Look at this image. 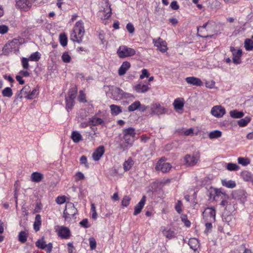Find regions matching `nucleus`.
Returning <instances> with one entry per match:
<instances>
[{
	"label": "nucleus",
	"instance_id": "obj_22",
	"mask_svg": "<svg viewBox=\"0 0 253 253\" xmlns=\"http://www.w3.org/2000/svg\"><path fill=\"white\" fill-rule=\"evenodd\" d=\"M146 200V196L143 195L140 201L134 207V211L133 212V214L134 215H137L141 211V210L145 204Z\"/></svg>",
	"mask_w": 253,
	"mask_h": 253
},
{
	"label": "nucleus",
	"instance_id": "obj_38",
	"mask_svg": "<svg viewBox=\"0 0 253 253\" xmlns=\"http://www.w3.org/2000/svg\"><path fill=\"white\" fill-rule=\"evenodd\" d=\"M140 106V101H136L132 103L128 107V111L129 112H133L138 109Z\"/></svg>",
	"mask_w": 253,
	"mask_h": 253
},
{
	"label": "nucleus",
	"instance_id": "obj_7",
	"mask_svg": "<svg viewBox=\"0 0 253 253\" xmlns=\"http://www.w3.org/2000/svg\"><path fill=\"white\" fill-rule=\"evenodd\" d=\"M36 246L39 249L44 250L47 253H50L52 250V244L49 243L46 244L43 237L39 239L36 242Z\"/></svg>",
	"mask_w": 253,
	"mask_h": 253
},
{
	"label": "nucleus",
	"instance_id": "obj_54",
	"mask_svg": "<svg viewBox=\"0 0 253 253\" xmlns=\"http://www.w3.org/2000/svg\"><path fill=\"white\" fill-rule=\"evenodd\" d=\"M126 29L130 34H133L134 32V27L133 25L131 23H128L126 26Z\"/></svg>",
	"mask_w": 253,
	"mask_h": 253
},
{
	"label": "nucleus",
	"instance_id": "obj_44",
	"mask_svg": "<svg viewBox=\"0 0 253 253\" xmlns=\"http://www.w3.org/2000/svg\"><path fill=\"white\" fill-rule=\"evenodd\" d=\"M163 233L167 238L170 239L175 237V232L171 230H164Z\"/></svg>",
	"mask_w": 253,
	"mask_h": 253
},
{
	"label": "nucleus",
	"instance_id": "obj_62",
	"mask_svg": "<svg viewBox=\"0 0 253 253\" xmlns=\"http://www.w3.org/2000/svg\"><path fill=\"white\" fill-rule=\"evenodd\" d=\"M80 224L84 228H88L89 226L88 225V220L86 218L84 219L80 222Z\"/></svg>",
	"mask_w": 253,
	"mask_h": 253
},
{
	"label": "nucleus",
	"instance_id": "obj_12",
	"mask_svg": "<svg viewBox=\"0 0 253 253\" xmlns=\"http://www.w3.org/2000/svg\"><path fill=\"white\" fill-rule=\"evenodd\" d=\"M153 42L154 45L157 47L158 49L162 52H165L168 50L166 42L162 40L160 38L157 39H153Z\"/></svg>",
	"mask_w": 253,
	"mask_h": 253
},
{
	"label": "nucleus",
	"instance_id": "obj_31",
	"mask_svg": "<svg viewBox=\"0 0 253 253\" xmlns=\"http://www.w3.org/2000/svg\"><path fill=\"white\" fill-rule=\"evenodd\" d=\"M71 138L75 143H78L82 140L81 134L77 131H73L72 133Z\"/></svg>",
	"mask_w": 253,
	"mask_h": 253
},
{
	"label": "nucleus",
	"instance_id": "obj_8",
	"mask_svg": "<svg viewBox=\"0 0 253 253\" xmlns=\"http://www.w3.org/2000/svg\"><path fill=\"white\" fill-rule=\"evenodd\" d=\"M232 196L233 199L239 200L243 204L246 200L247 193L244 190L239 189L233 191Z\"/></svg>",
	"mask_w": 253,
	"mask_h": 253
},
{
	"label": "nucleus",
	"instance_id": "obj_50",
	"mask_svg": "<svg viewBox=\"0 0 253 253\" xmlns=\"http://www.w3.org/2000/svg\"><path fill=\"white\" fill-rule=\"evenodd\" d=\"M75 179L76 181L82 180L84 179V174L81 172H78L75 176Z\"/></svg>",
	"mask_w": 253,
	"mask_h": 253
},
{
	"label": "nucleus",
	"instance_id": "obj_63",
	"mask_svg": "<svg viewBox=\"0 0 253 253\" xmlns=\"http://www.w3.org/2000/svg\"><path fill=\"white\" fill-rule=\"evenodd\" d=\"M181 203L180 201H179L175 206V210L179 213H180L182 211L181 208Z\"/></svg>",
	"mask_w": 253,
	"mask_h": 253
},
{
	"label": "nucleus",
	"instance_id": "obj_14",
	"mask_svg": "<svg viewBox=\"0 0 253 253\" xmlns=\"http://www.w3.org/2000/svg\"><path fill=\"white\" fill-rule=\"evenodd\" d=\"M230 50L233 54V62L235 64H240L241 63V57L242 54V50L238 49L237 51L235 50L234 47H230Z\"/></svg>",
	"mask_w": 253,
	"mask_h": 253
},
{
	"label": "nucleus",
	"instance_id": "obj_24",
	"mask_svg": "<svg viewBox=\"0 0 253 253\" xmlns=\"http://www.w3.org/2000/svg\"><path fill=\"white\" fill-rule=\"evenodd\" d=\"M184 102L182 98H176L174 100L173 105L176 110H181L184 107Z\"/></svg>",
	"mask_w": 253,
	"mask_h": 253
},
{
	"label": "nucleus",
	"instance_id": "obj_3",
	"mask_svg": "<svg viewBox=\"0 0 253 253\" xmlns=\"http://www.w3.org/2000/svg\"><path fill=\"white\" fill-rule=\"evenodd\" d=\"M110 90L111 91L112 98L115 100H120L123 98L127 99L133 97L131 94L126 92L116 86H111Z\"/></svg>",
	"mask_w": 253,
	"mask_h": 253
},
{
	"label": "nucleus",
	"instance_id": "obj_40",
	"mask_svg": "<svg viewBox=\"0 0 253 253\" xmlns=\"http://www.w3.org/2000/svg\"><path fill=\"white\" fill-rule=\"evenodd\" d=\"M251 121L250 117H246L244 119H241L238 121V124L240 126H246Z\"/></svg>",
	"mask_w": 253,
	"mask_h": 253
},
{
	"label": "nucleus",
	"instance_id": "obj_5",
	"mask_svg": "<svg viewBox=\"0 0 253 253\" xmlns=\"http://www.w3.org/2000/svg\"><path fill=\"white\" fill-rule=\"evenodd\" d=\"M117 53L120 58H125L135 54V50L126 45L120 46L117 50Z\"/></svg>",
	"mask_w": 253,
	"mask_h": 253
},
{
	"label": "nucleus",
	"instance_id": "obj_26",
	"mask_svg": "<svg viewBox=\"0 0 253 253\" xmlns=\"http://www.w3.org/2000/svg\"><path fill=\"white\" fill-rule=\"evenodd\" d=\"M112 115L117 116L122 112L121 107L119 106L112 104L110 106Z\"/></svg>",
	"mask_w": 253,
	"mask_h": 253
},
{
	"label": "nucleus",
	"instance_id": "obj_21",
	"mask_svg": "<svg viewBox=\"0 0 253 253\" xmlns=\"http://www.w3.org/2000/svg\"><path fill=\"white\" fill-rule=\"evenodd\" d=\"M30 92V87L29 85H25L20 91L17 93L16 96L17 98L21 99L23 97L28 98V95H29Z\"/></svg>",
	"mask_w": 253,
	"mask_h": 253
},
{
	"label": "nucleus",
	"instance_id": "obj_13",
	"mask_svg": "<svg viewBox=\"0 0 253 253\" xmlns=\"http://www.w3.org/2000/svg\"><path fill=\"white\" fill-rule=\"evenodd\" d=\"M16 7L24 11H27L31 8L32 4L28 0H16Z\"/></svg>",
	"mask_w": 253,
	"mask_h": 253
},
{
	"label": "nucleus",
	"instance_id": "obj_60",
	"mask_svg": "<svg viewBox=\"0 0 253 253\" xmlns=\"http://www.w3.org/2000/svg\"><path fill=\"white\" fill-rule=\"evenodd\" d=\"M170 6L173 10H177L179 8V6L176 1H172Z\"/></svg>",
	"mask_w": 253,
	"mask_h": 253
},
{
	"label": "nucleus",
	"instance_id": "obj_15",
	"mask_svg": "<svg viewBox=\"0 0 253 253\" xmlns=\"http://www.w3.org/2000/svg\"><path fill=\"white\" fill-rule=\"evenodd\" d=\"M211 114L214 117L220 118L225 114V110L221 106H215L211 109Z\"/></svg>",
	"mask_w": 253,
	"mask_h": 253
},
{
	"label": "nucleus",
	"instance_id": "obj_34",
	"mask_svg": "<svg viewBox=\"0 0 253 253\" xmlns=\"http://www.w3.org/2000/svg\"><path fill=\"white\" fill-rule=\"evenodd\" d=\"M28 235L27 232L25 231H21L18 235L19 241L22 243H25L27 240Z\"/></svg>",
	"mask_w": 253,
	"mask_h": 253
},
{
	"label": "nucleus",
	"instance_id": "obj_61",
	"mask_svg": "<svg viewBox=\"0 0 253 253\" xmlns=\"http://www.w3.org/2000/svg\"><path fill=\"white\" fill-rule=\"evenodd\" d=\"M80 163L81 164H84L86 167H88V165L87 164V158L86 156L83 155L80 158Z\"/></svg>",
	"mask_w": 253,
	"mask_h": 253
},
{
	"label": "nucleus",
	"instance_id": "obj_25",
	"mask_svg": "<svg viewBox=\"0 0 253 253\" xmlns=\"http://www.w3.org/2000/svg\"><path fill=\"white\" fill-rule=\"evenodd\" d=\"M188 245L191 249L196 251L199 247V241L196 238H191L188 242Z\"/></svg>",
	"mask_w": 253,
	"mask_h": 253
},
{
	"label": "nucleus",
	"instance_id": "obj_42",
	"mask_svg": "<svg viewBox=\"0 0 253 253\" xmlns=\"http://www.w3.org/2000/svg\"><path fill=\"white\" fill-rule=\"evenodd\" d=\"M2 94L4 97H10L13 93L12 89L10 87H7L2 91Z\"/></svg>",
	"mask_w": 253,
	"mask_h": 253
},
{
	"label": "nucleus",
	"instance_id": "obj_19",
	"mask_svg": "<svg viewBox=\"0 0 253 253\" xmlns=\"http://www.w3.org/2000/svg\"><path fill=\"white\" fill-rule=\"evenodd\" d=\"M104 147L102 145L96 149L92 154V158L95 161H99L104 153Z\"/></svg>",
	"mask_w": 253,
	"mask_h": 253
},
{
	"label": "nucleus",
	"instance_id": "obj_55",
	"mask_svg": "<svg viewBox=\"0 0 253 253\" xmlns=\"http://www.w3.org/2000/svg\"><path fill=\"white\" fill-rule=\"evenodd\" d=\"M149 76V73L146 69H143L142 70V74L140 75V79H143L145 77L148 78Z\"/></svg>",
	"mask_w": 253,
	"mask_h": 253
},
{
	"label": "nucleus",
	"instance_id": "obj_36",
	"mask_svg": "<svg viewBox=\"0 0 253 253\" xmlns=\"http://www.w3.org/2000/svg\"><path fill=\"white\" fill-rule=\"evenodd\" d=\"M244 46L245 49L248 51L253 49V41L250 39H247L244 42Z\"/></svg>",
	"mask_w": 253,
	"mask_h": 253
},
{
	"label": "nucleus",
	"instance_id": "obj_11",
	"mask_svg": "<svg viewBox=\"0 0 253 253\" xmlns=\"http://www.w3.org/2000/svg\"><path fill=\"white\" fill-rule=\"evenodd\" d=\"M204 218L206 220H210V222L214 221L215 220V210L212 208H207L203 212Z\"/></svg>",
	"mask_w": 253,
	"mask_h": 253
},
{
	"label": "nucleus",
	"instance_id": "obj_59",
	"mask_svg": "<svg viewBox=\"0 0 253 253\" xmlns=\"http://www.w3.org/2000/svg\"><path fill=\"white\" fill-rule=\"evenodd\" d=\"M42 208V205L40 202H37L36 204V207L35 208V212H40Z\"/></svg>",
	"mask_w": 253,
	"mask_h": 253
},
{
	"label": "nucleus",
	"instance_id": "obj_9",
	"mask_svg": "<svg viewBox=\"0 0 253 253\" xmlns=\"http://www.w3.org/2000/svg\"><path fill=\"white\" fill-rule=\"evenodd\" d=\"M199 161V158L194 155L187 154L184 157V165L187 167H193Z\"/></svg>",
	"mask_w": 253,
	"mask_h": 253
},
{
	"label": "nucleus",
	"instance_id": "obj_30",
	"mask_svg": "<svg viewBox=\"0 0 253 253\" xmlns=\"http://www.w3.org/2000/svg\"><path fill=\"white\" fill-rule=\"evenodd\" d=\"M229 113L230 116L233 118L240 119L244 116L243 112L238 111L237 110L231 111Z\"/></svg>",
	"mask_w": 253,
	"mask_h": 253
},
{
	"label": "nucleus",
	"instance_id": "obj_39",
	"mask_svg": "<svg viewBox=\"0 0 253 253\" xmlns=\"http://www.w3.org/2000/svg\"><path fill=\"white\" fill-rule=\"evenodd\" d=\"M238 162L243 166H247L250 163L251 161L248 158L239 157L238 158Z\"/></svg>",
	"mask_w": 253,
	"mask_h": 253
},
{
	"label": "nucleus",
	"instance_id": "obj_64",
	"mask_svg": "<svg viewBox=\"0 0 253 253\" xmlns=\"http://www.w3.org/2000/svg\"><path fill=\"white\" fill-rule=\"evenodd\" d=\"M206 226V229H205V232H208L210 230H211L212 226V224L211 222H207L205 224Z\"/></svg>",
	"mask_w": 253,
	"mask_h": 253
},
{
	"label": "nucleus",
	"instance_id": "obj_56",
	"mask_svg": "<svg viewBox=\"0 0 253 253\" xmlns=\"http://www.w3.org/2000/svg\"><path fill=\"white\" fill-rule=\"evenodd\" d=\"M8 28L4 25H0V34H4L7 32Z\"/></svg>",
	"mask_w": 253,
	"mask_h": 253
},
{
	"label": "nucleus",
	"instance_id": "obj_28",
	"mask_svg": "<svg viewBox=\"0 0 253 253\" xmlns=\"http://www.w3.org/2000/svg\"><path fill=\"white\" fill-rule=\"evenodd\" d=\"M222 185L228 188H233L236 187V184L235 182L232 180H227L223 179L221 180Z\"/></svg>",
	"mask_w": 253,
	"mask_h": 253
},
{
	"label": "nucleus",
	"instance_id": "obj_43",
	"mask_svg": "<svg viewBox=\"0 0 253 253\" xmlns=\"http://www.w3.org/2000/svg\"><path fill=\"white\" fill-rule=\"evenodd\" d=\"M60 43L63 46L67 44V37L65 34H61L59 36Z\"/></svg>",
	"mask_w": 253,
	"mask_h": 253
},
{
	"label": "nucleus",
	"instance_id": "obj_33",
	"mask_svg": "<svg viewBox=\"0 0 253 253\" xmlns=\"http://www.w3.org/2000/svg\"><path fill=\"white\" fill-rule=\"evenodd\" d=\"M241 176L244 180L251 181L253 179V175L248 171H244L241 173Z\"/></svg>",
	"mask_w": 253,
	"mask_h": 253
},
{
	"label": "nucleus",
	"instance_id": "obj_45",
	"mask_svg": "<svg viewBox=\"0 0 253 253\" xmlns=\"http://www.w3.org/2000/svg\"><path fill=\"white\" fill-rule=\"evenodd\" d=\"M38 94V89L37 88H34L32 91H30V92L28 95V99H32L35 98Z\"/></svg>",
	"mask_w": 253,
	"mask_h": 253
},
{
	"label": "nucleus",
	"instance_id": "obj_29",
	"mask_svg": "<svg viewBox=\"0 0 253 253\" xmlns=\"http://www.w3.org/2000/svg\"><path fill=\"white\" fill-rule=\"evenodd\" d=\"M41 217L40 214H37L35 217V220L34 223V230L37 232L40 230L41 225Z\"/></svg>",
	"mask_w": 253,
	"mask_h": 253
},
{
	"label": "nucleus",
	"instance_id": "obj_32",
	"mask_svg": "<svg viewBox=\"0 0 253 253\" xmlns=\"http://www.w3.org/2000/svg\"><path fill=\"white\" fill-rule=\"evenodd\" d=\"M133 161L131 158H129L126 161L123 165L124 169L125 171L129 170L133 165Z\"/></svg>",
	"mask_w": 253,
	"mask_h": 253
},
{
	"label": "nucleus",
	"instance_id": "obj_27",
	"mask_svg": "<svg viewBox=\"0 0 253 253\" xmlns=\"http://www.w3.org/2000/svg\"><path fill=\"white\" fill-rule=\"evenodd\" d=\"M43 178V175L38 172H34L31 174V180L35 182H39Z\"/></svg>",
	"mask_w": 253,
	"mask_h": 253
},
{
	"label": "nucleus",
	"instance_id": "obj_10",
	"mask_svg": "<svg viewBox=\"0 0 253 253\" xmlns=\"http://www.w3.org/2000/svg\"><path fill=\"white\" fill-rule=\"evenodd\" d=\"M171 168V165L169 163L164 162V160L162 158L157 163L155 169L157 171H161L163 172H168Z\"/></svg>",
	"mask_w": 253,
	"mask_h": 253
},
{
	"label": "nucleus",
	"instance_id": "obj_47",
	"mask_svg": "<svg viewBox=\"0 0 253 253\" xmlns=\"http://www.w3.org/2000/svg\"><path fill=\"white\" fill-rule=\"evenodd\" d=\"M130 200L131 198L129 196H124L122 201V206L126 207L129 205Z\"/></svg>",
	"mask_w": 253,
	"mask_h": 253
},
{
	"label": "nucleus",
	"instance_id": "obj_48",
	"mask_svg": "<svg viewBox=\"0 0 253 253\" xmlns=\"http://www.w3.org/2000/svg\"><path fill=\"white\" fill-rule=\"evenodd\" d=\"M89 243L90 248L91 250H94L96 247V242L95 239L93 237L89 238Z\"/></svg>",
	"mask_w": 253,
	"mask_h": 253
},
{
	"label": "nucleus",
	"instance_id": "obj_58",
	"mask_svg": "<svg viewBox=\"0 0 253 253\" xmlns=\"http://www.w3.org/2000/svg\"><path fill=\"white\" fill-rule=\"evenodd\" d=\"M56 202L60 205L63 204L65 202V197L64 196L57 197L56 199Z\"/></svg>",
	"mask_w": 253,
	"mask_h": 253
},
{
	"label": "nucleus",
	"instance_id": "obj_35",
	"mask_svg": "<svg viewBox=\"0 0 253 253\" xmlns=\"http://www.w3.org/2000/svg\"><path fill=\"white\" fill-rule=\"evenodd\" d=\"M41 57V54L38 51L34 52L31 54L29 57L28 59L29 61L37 62L38 61Z\"/></svg>",
	"mask_w": 253,
	"mask_h": 253
},
{
	"label": "nucleus",
	"instance_id": "obj_37",
	"mask_svg": "<svg viewBox=\"0 0 253 253\" xmlns=\"http://www.w3.org/2000/svg\"><path fill=\"white\" fill-rule=\"evenodd\" d=\"M221 131L216 130L211 132L209 134L210 139H215L220 137L221 136Z\"/></svg>",
	"mask_w": 253,
	"mask_h": 253
},
{
	"label": "nucleus",
	"instance_id": "obj_1",
	"mask_svg": "<svg viewBox=\"0 0 253 253\" xmlns=\"http://www.w3.org/2000/svg\"><path fill=\"white\" fill-rule=\"evenodd\" d=\"M123 136L122 139V142L120 144V148L123 151L126 150L128 147L131 146L134 140L136 132L135 128L129 127L123 129Z\"/></svg>",
	"mask_w": 253,
	"mask_h": 253
},
{
	"label": "nucleus",
	"instance_id": "obj_53",
	"mask_svg": "<svg viewBox=\"0 0 253 253\" xmlns=\"http://www.w3.org/2000/svg\"><path fill=\"white\" fill-rule=\"evenodd\" d=\"M79 93V101L81 102H86V100L85 99V94L84 93L83 91L81 90L80 91Z\"/></svg>",
	"mask_w": 253,
	"mask_h": 253
},
{
	"label": "nucleus",
	"instance_id": "obj_4",
	"mask_svg": "<svg viewBox=\"0 0 253 253\" xmlns=\"http://www.w3.org/2000/svg\"><path fill=\"white\" fill-rule=\"evenodd\" d=\"M78 89L77 86L70 89L65 97L66 108L68 112L71 110L75 104V99L76 97Z\"/></svg>",
	"mask_w": 253,
	"mask_h": 253
},
{
	"label": "nucleus",
	"instance_id": "obj_52",
	"mask_svg": "<svg viewBox=\"0 0 253 253\" xmlns=\"http://www.w3.org/2000/svg\"><path fill=\"white\" fill-rule=\"evenodd\" d=\"M92 124L93 125H101L103 123L102 119L99 118H95L92 119L91 121Z\"/></svg>",
	"mask_w": 253,
	"mask_h": 253
},
{
	"label": "nucleus",
	"instance_id": "obj_23",
	"mask_svg": "<svg viewBox=\"0 0 253 253\" xmlns=\"http://www.w3.org/2000/svg\"><path fill=\"white\" fill-rule=\"evenodd\" d=\"M130 64L129 62L125 61L121 65L118 70V74L120 76L125 75L126 71L130 68Z\"/></svg>",
	"mask_w": 253,
	"mask_h": 253
},
{
	"label": "nucleus",
	"instance_id": "obj_49",
	"mask_svg": "<svg viewBox=\"0 0 253 253\" xmlns=\"http://www.w3.org/2000/svg\"><path fill=\"white\" fill-rule=\"evenodd\" d=\"M208 22H207L205 24H204L202 26H201L199 28H198V35L201 37H202V38H208L209 37V36H206L205 35H203L202 34H200V31H199V29H204L208 25ZM202 31H200V32H201ZM212 36H210L209 37H211Z\"/></svg>",
	"mask_w": 253,
	"mask_h": 253
},
{
	"label": "nucleus",
	"instance_id": "obj_2",
	"mask_svg": "<svg viewBox=\"0 0 253 253\" xmlns=\"http://www.w3.org/2000/svg\"><path fill=\"white\" fill-rule=\"evenodd\" d=\"M84 33V23L82 21H79L75 24L73 31L71 35V40L74 42L81 43Z\"/></svg>",
	"mask_w": 253,
	"mask_h": 253
},
{
	"label": "nucleus",
	"instance_id": "obj_51",
	"mask_svg": "<svg viewBox=\"0 0 253 253\" xmlns=\"http://www.w3.org/2000/svg\"><path fill=\"white\" fill-rule=\"evenodd\" d=\"M29 60L28 59V58H25V57H23L22 58V66L23 67L24 69H28L29 67V63H28V61Z\"/></svg>",
	"mask_w": 253,
	"mask_h": 253
},
{
	"label": "nucleus",
	"instance_id": "obj_16",
	"mask_svg": "<svg viewBox=\"0 0 253 253\" xmlns=\"http://www.w3.org/2000/svg\"><path fill=\"white\" fill-rule=\"evenodd\" d=\"M153 114L160 115L167 113V109L162 106L160 104H155L152 108Z\"/></svg>",
	"mask_w": 253,
	"mask_h": 253
},
{
	"label": "nucleus",
	"instance_id": "obj_6",
	"mask_svg": "<svg viewBox=\"0 0 253 253\" xmlns=\"http://www.w3.org/2000/svg\"><path fill=\"white\" fill-rule=\"evenodd\" d=\"M77 210L74 205L72 203L66 204L65 209L63 212V217L66 221H69L77 213Z\"/></svg>",
	"mask_w": 253,
	"mask_h": 253
},
{
	"label": "nucleus",
	"instance_id": "obj_17",
	"mask_svg": "<svg viewBox=\"0 0 253 253\" xmlns=\"http://www.w3.org/2000/svg\"><path fill=\"white\" fill-rule=\"evenodd\" d=\"M133 89L138 93H144L150 89L148 84H142L140 83L133 87Z\"/></svg>",
	"mask_w": 253,
	"mask_h": 253
},
{
	"label": "nucleus",
	"instance_id": "obj_18",
	"mask_svg": "<svg viewBox=\"0 0 253 253\" xmlns=\"http://www.w3.org/2000/svg\"><path fill=\"white\" fill-rule=\"evenodd\" d=\"M185 81L190 84L194 86H201L203 85V83L199 78L195 77H189L185 79Z\"/></svg>",
	"mask_w": 253,
	"mask_h": 253
},
{
	"label": "nucleus",
	"instance_id": "obj_46",
	"mask_svg": "<svg viewBox=\"0 0 253 253\" xmlns=\"http://www.w3.org/2000/svg\"><path fill=\"white\" fill-rule=\"evenodd\" d=\"M71 57L67 52H64L62 55V60L64 63H69Z\"/></svg>",
	"mask_w": 253,
	"mask_h": 253
},
{
	"label": "nucleus",
	"instance_id": "obj_20",
	"mask_svg": "<svg viewBox=\"0 0 253 253\" xmlns=\"http://www.w3.org/2000/svg\"><path fill=\"white\" fill-rule=\"evenodd\" d=\"M58 236L62 239H68L71 236V232L69 228L61 226L58 231Z\"/></svg>",
	"mask_w": 253,
	"mask_h": 253
},
{
	"label": "nucleus",
	"instance_id": "obj_41",
	"mask_svg": "<svg viewBox=\"0 0 253 253\" xmlns=\"http://www.w3.org/2000/svg\"><path fill=\"white\" fill-rule=\"evenodd\" d=\"M226 169L230 171H236L239 169V167L234 163H228L226 167Z\"/></svg>",
	"mask_w": 253,
	"mask_h": 253
},
{
	"label": "nucleus",
	"instance_id": "obj_57",
	"mask_svg": "<svg viewBox=\"0 0 253 253\" xmlns=\"http://www.w3.org/2000/svg\"><path fill=\"white\" fill-rule=\"evenodd\" d=\"M111 11H112V9L110 7V6H109V8L105 10V11H106V14L103 16V18L104 19H107L109 17H110L111 14H112Z\"/></svg>",
	"mask_w": 253,
	"mask_h": 253
}]
</instances>
